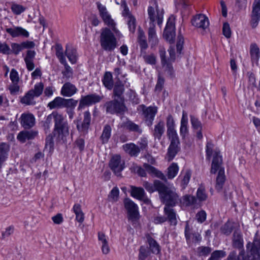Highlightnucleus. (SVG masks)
Here are the masks:
<instances>
[{
	"instance_id": "obj_12",
	"label": "nucleus",
	"mask_w": 260,
	"mask_h": 260,
	"mask_svg": "<svg viewBox=\"0 0 260 260\" xmlns=\"http://www.w3.org/2000/svg\"><path fill=\"white\" fill-rule=\"evenodd\" d=\"M109 167L116 175L120 176L121 171L125 168V162L121 159L120 155H116L111 158Z\"/></svg>"
},
{
	"instance_id": "obj_64",
	"label": "nucleus",
	"mask_w": 260,
	"mask_h": 260,
	"mask_svg": "<svg viewBox=\"0 0 260 260\" xmlns=\"http://www.w3.org/2000/svg\"><path fill=\"white\" fill-rule=\"evenodd\" d=\"M190 121L193 128L195 129H202V125L201 121L196 117L191 116Z\"/></svg>"
},
{
	"instance_id": "obj_58",
	"label": "nucleus",
	"mask_w": 260,
	"mask_h": 260,
	"mask_svg": "<svg viewBox=\"0 0 260 260\" xmlns=\"http://www.w3.org/2000/svg\"><path fill=\"white\" fill-rule=\"evenodd\" d=\"M121 8L122 9V15L124 19L133 16L124 1L121 2Z\"/></svg>"
},
{
	"instance_id": "obj_62",
	"label": "nucleus",
	"mask_w": 260,
	"mask_h": 260,
	"mask_svg": "<svg viewBox=\"0 0 260 260\" xmlns=\"http://www.w3.org/2000/svg\"><path fill=\"white\" fill-rule=\"evenodd\" d=\"M11 53H13L15 55H18L19 52L23 49L22 43L20 44L13 43L11 44Z\"/></svg>"
},
{
	"instance_id": "obj_43",
	"label": "nucleus",
	"mask_w": 260,
	"mask_h": 260,
	"mask_svg": "<svg viewBox=\"0 0 260 260\" xmlns=\"http://www.w3.org/2000/svg\"><path fill=\"white\" fill-rule=\"evenodd\" d=\"M167 133L169 139L170 140V143L180 144L179 137L175 128H167Z\"/></svg>"
},
{
	"instance_id": "obj_44",
	"label": "nucleus",
	"mask_w": 260,
	"mask_h": 260,
	"mask_svg": "<svg viewBox=\"0 0 260 260\" xmlns=\"http://www.w3.org/2000/svg\"><path fill=\"white\" fill-rule=\"evenodd\" d=\"M57 113V112H53L51 114L49 115L47 117L46 120L43 122V127L46 133L50 132L52 120L53 119V120L54 121V116Z\"/></svg>"
},
{
	"instance_id": "obj_22",
	"label": "nucleus",
	"mask_w": 260,
	"mask_h": 260,
	"mask_svg": "<svg viewBox=\"0 0 260 260\" xmlns=\"http://www.w3.org/2000/svg\"><path fill=\"white\" fill-rule=\"evenodd\" d=\"M38 135V132L31 131H22L17 135V139L21 143H24L26 140H32Z\"/></svg>"
},
{
	"instance_id": "obj_6",
	"label": "nucleus",
	"mask_w": 260,
	"mask_h": 260,
	"mask_svg": "<svg viewBox=\"0 0 260 260\" xmlns=\"http://www.w3.org/2000/svg\"><path fill=\"white\" fill-rule=\"evenodd\" d=\"M96 5L99 11V15L104 22L108 26L110 27L117 35H119V32L115 27L116 24L112 19L106 7L102 5L99 2L96 3Z\"/></svg>"
},
{
	"instance_id": "obj_20",
	"label": "nucleus",
	"mask_w": 260,
	"mask_h": 260,
	"mask_svg": "<svg viewBox=\"0 0 260 260\" xmlns=\"http://www.w3.org/2000/svg\"><path fill=\"white\" fill-rule=\"evenodd\" d=\"M6 31L13 38L19 37L28 38L29 37V32L23 28L19 26L7 28Z\"/></svg>"
},
{
	"instance_id": "obj_48",
	"label": "nucleus",
	"mask_w": 260,
	"mask_h": 260,
	"mask_svg": "<svg viewBox=\"0 0 260 260\" xmlns=\"http://www.w3.org/2000/svg\"><path fill=\"white\" fill-rule=\"evenodd\" d=\"M234 228V223L228 221L220 229L221 232L224 235L229 236L231 234Z\"/></svg>"
},
{
	"instance_id": "obj_31",
	"label": "nucleus",
	"mask_w": 260,
	"mask_h": 260,
	"mask_svg": "<svg viewBox=\"0 0 260 260\" xmlns=\"http://www.w3.org/2000/svg\"><path fill=\"white\" fill-rule=\"evenodd\" d=\"M120 127L125 128L126 129L134 132L141 133L142 131L140 126L131 120H126L123 122L119 125Z\"/></svg>"
},
{
	"instance_id": "obj_27",
	"label": "nucleus",
	"mask_w": 260,
	"mask_h": 260,
	"mask_svg": "<svg viewBox=\"0 0 260 260\" xmlns=\"http://www.w3.org/2000/svg\"><path fill=\"white\" fill-rule=\"evenodd\" d=\"M113 97L118 99H124L123 95L124 91V83L121 81H117L113 86Z\"/></svg>"
},
{
	"instance_id": "obj_46",
	"label": "nucleus",
	"mask_w": 260,
	"mask_h": 260,
	"mask_svg": "<svg viewBox=\"0 0 260 260\" xmlns=\"http://www.w3.org/2000/svg\"><path fill=\"white\" fill-rule=\"evenodd\" d=\"M179 167L176 163H172L168 168L167 177L169 179H173L177 174Z\"/></svg>"
},
{
	"instance_id": "obj_15",
	"label": "nucleus",
	"mask_w": 260,
	"mask_h": 260,
	"mask_svg": "<svg viewBox=\"0 0 260 260\" xmlns=\"http://www.w3.org/2000/svg\"><path fill=\"white\" fill-rule=\"evenodd\" d=\"M246 248L250 250L251 260H260V239L255 237L252 243H247Z\"/></svg>"
},
{
	"instance_id": "obj_7",
	"label": "nucleus",
	"mask_w": 260,
	"mask_h": 260,
	"mask_svg": "<svg viewBox=\"0 0 260 260\" xmlns=\"http://www.w3.org/2000/svg\"><path fill=\"white\" fill-rule=\"evenodd\" d=\"M105 106L106 111L111 114L123 112L125 109L124 99H118V98H114L113 100L107 102Z\"/></svg>"
},
{
	"instance_id": "obj_34",
	"label": "nucleus",
	"mask_w": 260,
	"mask_h": 260,
	"mask_svg": "<svg viewBox=\"0 0 260 260\" xmlns=\"http://www.w3.org/2000/svg\"><path fill=\"white\" fill-rule=\"evenodd\" d=\"M105 87L109 90H111L114 86L112 75L111 72H106L102 79Z\"/></svg>"
},
{
	"instance_id": "obj_37",
	"label": "nucleus",
	"mask_w": 260,
	"mask_h": 260,
	"mask_svg": "<svg viewBox=\"0 0 260 260\" xmlns=\"http://www.w3.org/2000/svg\"><path fill=\"white\" fill-rule=\"evenodd\" d=\"M73 210L76 215V220L78 222L82 223L84 220V214L81 209V205L79 204H75Z\"/></svg>"
},
{
	"instance_id": "obj_4",
	"label": "nucleus",
	"mask_w": 260,
	"mask_h": 260,
	"mask_svg": "<svg viewBox=\"0 0 260 260\" xmlns=\"http://www.w3.org/2000/svg\"><path fill=\"white\" fill-rule=\"evenodd\" d=\"M100 43L102 48L108 51H111L117 46V42L113 33L108 28L102 29Z\"/></svg>"
},
{
	"instance_id": "obj_50",
	"label": "nucleus",
	"mask_w": 260,
	"mask_h": 260,
	"mask_svg": "<svg viewBox=\"0 0 260 260\" xmlns=\"http://www.w3.org/2000/svg\"><path fill=\"white\" fill-rule=\"evenodd\" d=\"M226 256V252L223 250H215L211 254L208 260H220Z\"/></svg>"
},
{
	"instance_id": "obj_63",
	"label": "nucleus",
	"mask_w": 260,
	"mask_h": 260,
	"mask_svg": "<svg viewBox=\"0 0 260 260\" xmlns=\"http://www.w3.org/2000/svg\"><path fill=\"white\" fill-rule=\"evenodd\" d=\"M10 78L12 83H18L19 77L17 71L15 69H12L10 72Z\"/></svg>"
},
{
	"instance_id": "obj_45",
	"label": "nucleus",
	"mask_w": 260,
	"mask_h": 260,
	"mask_svg": "<svg viewBox=\"0 0 260 260\" xmlns=\"http://www.w3.org/2000/svg\"><path fill=\"white\" fill-rule=\"evenodd\" d=\"M147 241L152 252L156 254H158L160 251V247L157 242L150 236L147 237Z\"/></svg>"
},
{
	"instance_id": "obj_26",
	"label": "nucleus",
	"mask_w": 260,
	"mask_h": 260,
	"mask_svg": "<svg viewBox=\"0 0 260 260\" xmlns=\"http://www.w3.org/2000/svg\"><path fill=\"white\" fill-rule=\"evenodd\" d=\"M123 149L131 156L137 157L140 152L139 146L132 143L123 145Z\"/></svg>"
},
{
	"instance_id": "obj_41",
	"label": "nucleus",
	"mask_w": 260,
	"mask_h": 260,
	"mask_svg": "<svg viewBox=\"0 0 260 260\" xmlns=\"http://www.w3.org/2000/svg\"><path fill=\"white\" fill-rule=\"evenodd\" d=\"M167 133L169 139L170 140V143L180 144L179 137L175 128H167Z\"/></svg>"
},
{
	"instance_id": "obj_13",
	"label": "nucleus",
	"mask_w": 260,
	"mask_h": 260,
	"mask_svg": "<svg viewBox=\"0 0 260 260\" xmlns=\"http://www.w3.org/2000/svg\"><path fill=\"white\" fill-rule=\"evenodd\" d=\"M139 109L143 112V115L145 118L147 124L148 126L152 125L154 117L157 112V107L152 106L147 107L144 105H141L139 106Z\"/></svg>"
},
{
	"instance_id": "obj_30",
	"label": "nucleus",
	"mask_w": 260,
	"mask_h": 260,
	"mask_svg": "<svg viewBox=\"0 0 260 260\" xmlns=\"http://www.w3.org/2000/svg\"><path fill=\"white\" fill-rule=\"evenodd\" d=\"M165 131V123L162 120H160L156 125L153 132L155 139L160 140Z\"/></svg>"
},
{
	"instance_id": "obj_2",
	"label": "nucleus",
	"mask_w": 260,
	"mask_h": 260,
	"mask_svg": "<svg viewBox=\"0 0 260 260\" xmlns=\"http://www.w3.org/2000/svg\"><path fill=\"white\" fill-rule=\"evenodd\" d=\"M70 126L63 116L57 112L54 116L53 134L58 141H64L69 135Z\"/></svg>"
},
{
	"instance_id": "obj_33",
	"label": "nucleus",
	"mask_w": 260,
	"mask_h": 260,
	"mask_svg": "<svg viewBox=\"0 0 260 260\" xmlns=\"http://www.w3.org/2000/svg\"><path fill=\"white\" fill-rule=\"evenodd\" d=\"M191 176V172L190 170H186L182 173L179 176L178 180H180V185L182 189H185L187 186Z\"/></svg>"
},
{
	"instance_id": "obj_19",
	"label": "nucleus",
	"mask_w": 260,
	"mask_h": 260,
	"mask_svg": "<svg viewBox=\"0 0 260 260\" xmlns=\"http://www.w3.org/2000/svg\"><path fill=\"white\" fill-rule=\"evenodd\" d=\"M131 196L139 200L143 201L146 204L150 203V200L146 197L145 192L142 187L131 186Z\"/></svg>"
},
{
	"instance_id": "obj_14",
	"label": "nucleus",
	"mask_w": 260,
	"mask_h": 260,
	"mask_svg": "<svg viewBox=\"0 0 260 260\" xmlns=\"http://www.w3.org/2000/svg\"><path fill=\"white\" fill-rule=\"evenodd\" d=\"M103 98V96H100L95 93L82 96L80 101L78 109H81L85 106H89L99 103Z\"/></svg>"
},
{
	"instance_id": "obj_5",
	"label": "nucleus",
	"mask_w": 260,
	"mask_h": 260,
	"mask_svg": "<svg viewBox=\"0 0 260 260\" xmlns=\"http://www.w3.org/2000/svg\"><path fill=\"white\" fill-rule=\"evenodd\" d=\"M44 89L43 83L40 82L35 84L34 88L29 90L24 96L21 98L20 102L26 105H33L36 104L35 98L40 96Z\"/></svg>"
},
{
	"instance_id": "obj_55",
	"label": "nucleus",
	"mask_w": 260,
	"mask_h": 260,
	"mask_svg": "<svg viewBox=\"0 0 260 260\" xmlns=\"http://www.w3.org/2000/svg\"><path fill=\"white\" fill-rule=\"evenodd\" d=\"M125 20L127 22L129 31L134 33L136 27V20L135 17L133 15L127 18H125Z\"/></svg>"
},
{
	"instance_id": "obj_60",
	"label": "nucleus",
	"mask_w": 260,
	"mask_h": 260,
	"mask_svg": "<svg viewBox=\"0 0 260 260\" xmlns=\"http://www.w3.org/2000/svg\"><path fill=\"white\" fill-rule=\"evenodd\" d=\"M54 148V142L53 137L51 135H49L46 139L45 149L49 152H51Z\"/></svg>"
},
{
	"instance_id": "obj_25",
	"label": "nucleus",
	"mask_w": 260,
	"mask_h": 260,
	"mask_svg": "<svg viewBox=\"0 0 260 260\" xmlns=\"http://www.w3.org/2000/svg\"><path fill=\"white\" fill-rule=\"evenodd\" d=\"M232 245L234 248L239 249L243 248V239L241 232L235 230L234 232L232 238Z\"/></svg>"
},
{
	"instance_id": "obj_61",
	"label": "nucleus",
	"mask_w": 260,
	"mask_h": 260,
	"mask_svg": "<svg viewBox=\"0 0 260 260\" xmlns=\"http://www.w3.org/2000/svg\"><path fill=\"white\" fill-rule=\"evenodd\" d=\"M156 181H159V180H155L153 184L150 183L147 181H144L143 185L148 192L152 193L155 190L157 191V187L155 185V182Z\"/></svg>"
},
{
	"instance_id": "obj_3",
	"label": "nucleus",
	"mask_w": 260,
	"mask_h": 260,
	"mask_svg": "<svg viewBox=\"0 0 260 260\" xmlns=\"http://www.w3.org/2000/svg\"><path fill=\"white\" fill-rule=\"evenodd\" d=\"M222 161L221 156H220L217 152H215L213 158L210 172L212 174H215L217 171L218 170L215 184V188L218 192L221 191L225 180L224 169L221 167Z\"/></svg>"
},
{
	"instance_id": "obj_51",
	"label": "nucleus",
	"mask_w": 260,
	"mask_h": 260,
	"mask_svg": "<svg viewBox=\"0 0 260 260\" xmlns=\"http://www.w3.org/2000/svg\"><path fill=\"white\" fill-rule=\"evenodd\" d=\"M56 55L59 59L61 63H65L67 62L66 58L63 55V49L61 45L57 44L55 47Z\"/></svg>"
},
{
	"instance_id": "obj_36",
	"label": "nucleus",
	"mask_w": 260,
	"mask_h": 260,
	"mask_svg": "<svg viewBox=\"0 0 260 260\" xmlns=\"http://www.w3.org/2000/svg\"><path fill=\"white\" fill-rule=\"evenodd\" d=\"M179 145V144L170 143L167 154L169 161L172 160L179 151L180 149Z\"/></svg>"
},
{
	"instance_id": "obj_28",
	"label": "nucleus",
	"mask_w": 260,
	"mask_h": 260,
	"mask_svg": "<svg viewBox=\"0 0 260 260\" xmlns=\"http://www.w3.org/2000/svg\"><path fill=\"white\" fill-rule=\"evenodd\" d=\"M143 167L145 168L146 172L151 175L157 177L162 180L166 181V178L164 174L154 167L145 163L143 165Z\"/></svg>"
},
{
	"instance_id": "obj_10",
	"label": "nucleus",
	"mask_w": 260,
	"mask_h": 260,
	"mask_svg": "<svg viewBox=\"0 0 260 260\" xmlns=\"http://www.w3.org/2000/svg\"><path fill=\"white\" fill-rule=\"evenodd\" d=\"M124 207L128 213V219L132 221H136L139 218L138 206L132 200L126 199L124 202Z\"/></svg>"
},
{
	"instance_id": "obj_17",
	"label": "nucleus",
	"mask_w": 260,
	"mask_h": 260,
	"mask_svg": "<svg viewBox=\"0 0 260 260\" xmlns=\"http://www.w3.org/2000/svg\"><path fill=\"white\" fill-rule=\"evenodd\" d=\"M84 118L81 124L79 121H77V128L80 133L83 134H86L88 132L91 122V115L88 111H85L83 113Z\"/></svg>"
},
{
	"instance_id": "obj_1",
	"label": "nucleus",
	"mask_w": 260,
	"mask_h": 260,
	"mask_svg": "<svg viewBox=\"0 0 260 260\" xmlns=\"http://www.w3.org/2000/svg\"><path fill=\"white\" fill-rule=\"evenodd\" d=\"M155 184L165 206L173 207L180 202V199L174 189L167 187L160 181H156Z\"/></svg>"
},
{
	"instance_id": "obj_35",
	"label": "nucleus",
	"mask_w": 260,
	"mask_h": 260,
	"mask_svg": "<svg viewBox=\"0 0 260 260\" xmlns=\"http://www.w3.org/2000/svg\"><path fill=\"white\" fill-rule=\"evenodd\" d=\"M226 260H249V258L248 256L245 254L244 250H242L240 252L238 255H237V253L235 251L231 252Z\"/></svg>"
},
{
	"instance_id": "obj_18",
	"label": "nucleus",
	"mask_w": 260,
	"mask_h": 260,
	"mask_svg": "<svg viewBox=\"0 0 260 260\" xmlns=\"http://www.w3.org/2000/svg\"><path fill=\"white\" fill-rule=\"evenodd\" d=\"M19 121L23 127L25 129L30 128L35 124V118L31 113H24L21 114Z\"/></svg>"
},
{
	"instance_id": "obj_21",
	"label": "nucleus",
	"mask_w": 260,
	"mask_h": 260,
	"mask_svg": "<svg viewBox=\"0 0 260 260\" xmlns=\"http://www.w3.org/2000/svg\"><path fill=\"white\" fill-rule=\"evenodd\" d=\"M148 39L151 48H155L159 43V40L157 38L155 25L153 24L149 26L148 30Z\"/></svg>"
},
{
	"instance_id": "obj_47",
	"label": "nucleus",
	"mask_w": 260,
	"mask_h": 260,
	"mask_svg": "<svg viewBox=\"0 0 260 260\" xmlns=\"http://www.w3.org/2000/svg\"><path fill=\"white\" fill-rule=\"evenodd\" d=\"M66 54L72 63H76L77 60V52L76 49L67 47Z\"/></svg>"
},
{
	"instance_id": "obj_53",
	"label": "nucleus",
	"mask_w": 260,
	"mask_h": 260,
	"mask_svg": "<svg viewBox=\"0 0 260 260\" xmlns=\"http://www.w3.org/2000/svg\"><path fill=\"white\" fill-rule=\"evenodd\" d=\"M197 200L200 202L206 201L207 199L208 196L206 193L205 189L203 186H200L197 191Z\"/></svg>"
},
{
	"instance_id": "obj_52",
	"label": "nucleus",
	"mask_w": 260,
	"mask_h": 260,
	"mask_svg": "<svg viewBox=\"0 0 260 260\" xmlns=\"http://www.w3.org/2000/svg\"><path fill=\"white\" fill-rule=\"evenodd\" d=\"M64 66V70L62 71L63 78L69 80L73 77V70L72 69L68 64L67 62L63 63Z\"/></svg>"
},
{
	"instance_id": "obj_56",
	"label": "nucleus",
	"mask_w": 260,
	"mask_h": 260,
	"mask_svg": "<svg viewBox=\"0 0 260 260\" xmlns=\"http://www.w3.org/2000/svg\"><path fill=\"white\" fill-rule=\"evenodd\" d=\"M213 144L212 143V142H208L206 144V152L207 158L209 160L211 158L212 154H213V156L214 155V153L215 152H217L218 153V154L220 156H221L220 155L219 151L215 150L213 152Z\"/></svg>"
},
{
	"instance_id": "obj_29",
	"label": "nucleus",
	"mask_w": 260,
	"mask_h": 260,
	"mask_svg": "<svg viewBox=\"0 0 260 260\" xmlns=\"http://www.w3.org/2000/svg\"><path fill=\"white\" fill-rule=\"evenodd\" d=\"M164 213L167 216V220L170 224L176 225L177 223L176 213L174 210L171 208L170 207L165 206L164 208Z\"/></svg>"
},
{
	"instance_id": "obj_40",
	"label": "nucleus",
	"mask_w": 260,
	"mask_h": 260,
	"mask_svg": "<svg viewBox=\"0 0 260 260\" xmlns=\"http://www.w3.org/2000/svg\"><path fill=\"white\" fill-rule=\"evenodd\" d=\"M250 54L252 60L257 61L258 60L260 56L259 49L255 43L250 45Z\"/></svg>"
},
{
	"instance_id": "obj_16",
	"label": "nucleus",
	"mask_w": 260,
	"mask_h": 260,
	"mask_svg": "<svg viewBox=\"0 0 260 260\" xmlns=\"http://www.w3.org/2000/svg\"><path fill=\"white\" fill-rule=\"evenodd\" d=\"M251 26L255 28L260 20V0H254L251 13Z\"/></svg>"
},
{
	"instance_id": "obj_38",
	"label": "nucleus",
	"mask_w": 260,
	"mask_h": 260,
	"mask_svg": "<svg viewBox=\"0 0 260 260\" xmlns=\"http://www.w3.org/2000/svg\"><path fill=\"white\" fill-rule=\"evenodd\" d=\"M111 127L109 124H106L103 128L102 135L100 137V139L103 144L107 143L111 135Z\"/></svg>"
},
{
	"instance_id": "obj_23",
	"label": "nucleus",
	"mask_w": 260,
	"mask_h": 260,
	"mask_svg": "<svg viewBox=\"0 0 260 260\" xmlns=\"http://www.w3.org/2000/svg\"><path fill=\"white\" fill-rule=\"evenodd\" d=\"M78 91L76 87L70 82L63 84L61 89V94L64 96L70 97L75 94Z\"/></svg>"
},
{
	"instance_id": "obj_8",
	"label": "nucleus",
	"mask_w": 260,
	"mask_h": 260,
	"mask_svg": "<svg viewBox=\"0 0 260 260\" xmlns=\"http://www.w3.org/2000/svg\"><path fill=\"white\" fill-rule=\"evenodd\" d=\"M154 4L155 5L156 12L153 7L149 6L148 8V14L150 21L149 26L152 24L155 25L154 22L156 20H157V24L160 26L162 23L164 12L162 9H158L156 1Z\"/></svg>"
},
{
	"instance_id": "obj_39",
	"label": "nucleus",
	"mask_w": 260,
	"mask_h": 260,
	"mask_svg": "<svg viewBox=\"0 0 260 260\" xmlns=\"http://www.w3.org/2000/svg\"><path fill=\"white\" fill-rule=\"evenodd\" d=\"M64 99L58 96L55 98L53 101L48 104V107L50 109L55 108H61L64 107Z\"/></svg>"
},
{
	"instance_id": "obj_24",
	"label": "nucleus",
	"mask_w": 260,
	"mask_h": 260,
	"mask_svg": "<svg viewBox=\"0 0 260 260\" xmlns=\"http://www.w3.org/2000/svg\"><path fill=\"white\" fill-rule=\"evenodd\" d=\"M180 203L183 206L197 207L199 206L197 199L193 196L186 194L183 196L180 200Z\"/></svg>"
},
{
	"instance_id": "obj_9",
	"label": "nucleus",
	"mask_w": 260,
	"mask_h": 260,
	"mask_svg": "<svg viewBox=\"0 0 260 260\" xmlns=\"http://www.w3.org/2000/svg\"><path fill=\"white\" fill-rule=\"evenodd\" d=\"M192 25L201 31H204L209 26L208 18L203 14H199L192 17L191 20Z\"/></svg>"
},
{
	"instance_id": "obj_32",
	"label": "nucleus",
	"mask_w": 260,
	"mask_h": 260,
	"mask_svg": "<svg viewBox=\"0 0 260 260\" xmlns=\"http://www.w3.org/2000/svg\"><path fill=\"white\" fill-rule=\"evenodd\" d=\"M188 118L187 114L183 111L182 117L181 120V126L180 128V134L183 138H185L186 134L188 132Z\"/></svg>"
},
{
	"instance_id": "obj_54",
	"label": "nucleus",
	"mask_w": 260,
	"mask_h": 260,
	"mask_svg": "<svg viewBox=\"0 0 260 260\" xmlns=\"http://www.w3.org/2000/svg\"><path fill=\"white\" fill-rule=\"evenodd\" d=\"M11 9L14 14L18 15L23 12L26 10V8L22 5L13 3L11 5Z\"/></svg>"
},
{
	"instance_id": "obj_57",
	"label": "nucleus",
	"mask_w": 260,
	"mask_h": 260,
	"mask_svg": "<svg viewBox=\"0 0 260 260\" xmlns=\"http://www.w3.org/2000/svg\"><path fill=\"white\" fill-rule=\"evenodd\" d=\"M119 189L117 187H114L110 191L109 196V200L111 202H116L119 198Z\"/></svg>"
},
{
	"instance_id": "obj_59",
	"label": "nucleus",
	"mask_w": 260,
	"mask_h": 260,
	"mask_svg": "<svg viewBox=\"0 0 260 260\" xmlns=\"http://www.w3.org/2000/svg\"><path fill=\"white\" fill-rule=\"evenodd\" d=\"M212 251L211 248L208 246H200L197 248L199 256H207Z\"/></svg>"
},
{
	"instance_id": "obj_11",
	"label": "nucleus",
	"mask_w": 260,
	"mask_h": 260,
	"mask_svg": "<svg viewBox=\"0 0 260 260\" xmlns=\"http://www.w3.org/2000/svg\"><path fill=\"white\" fill-rule=\"evenodd\" d=\"M164 38L170 43H173L175 37V19L173 16L170 17L164 31Z\"/></svg>"
},
{
	"instance_id": "obj_49",
	"label": "nucleus",
	"mask_w": 260,
	"mask_h": 260,
	"mask_svg": "<svg viewBox=\"0 0 260 260\" xmlns=\"http://www.w3.org/2000/svg\"><path fill=\"white\" fill-rule=\"evenodd\" d=\"M142 55L146 63L151 65L156 63V58L153 53L147 54L146 52H142Z\"/></svg>"
},
{
	"instance_id": "obj_42",
	"label": "nucleus",
	"mask_w": 260,
	"mask_h": 260,
	"mask_svg": "<svg viewBox=\"0 0 260 260\" xmlns=\"http://www.w3.org/2000/svg\"><path fill=\"white\" fill-rule=\"evenodd\" d=\"M167 133L169 139L170 140V143L180 144L179 137L175 128H167Z\"/></svg>"
}]
</instances>
